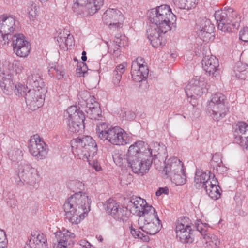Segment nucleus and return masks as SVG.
I'll list each match as a JSON object with an SVG mask.
<instances>
[{
  "label": "nucleus",
  "mask_w": 248,
  "mask_h": 248,
  "mask_svg": "<svg viewBox=\"0 0 248 248\" xmlns=\"http://www.w3.org/2000/svg\"><path fill=\"white\" fill-rule=\"evenodd\" d=\"M73 8L85 15L95 14L103 5L104 0H74Z\"/></svg>",
  "instance_id": "4468645a"
},
{
  "label": "nucleus",
  "mask_w": 248,
  "mask_h": 248,
  "mask_svg": "<svg viewBox=\"0 0 248 248\" xmlns=\"http://www.w3.org/2000/svg\"><path fill=\"white\" fill-rule=\"evenodd\" d=\"M96 131L98 137L102 140H104L107 136L109 128H108V124L106 122H100L96 124Z\"/></svg>",
  "instance_id": "f704fd0d"
},
{
  "label": "nucleus",
  "mask_w": 248,
  "mask_h": 248,
  "mask_svg": "<svg viewBox=\"0 0 248 248\" xmlns=\"http://www.w3.org/2000/svg\"><path fill=\"white\" fill-rule=\"evenodd\" d=\"M196 29L198 36L203 41H207L215 29L209 19H203L199 24H197Z\"/></svg>",
  "instance_id": "a211bd4d"
},
{
  "label": "nucleus",
  "mask_w": 248,
  "mask_h": 248,
  "mask_svg": "<svg viewBox=\"0 0 248 248\" xmlns=\"http://www.w3.org/2000/svg\"><path fill=\"white\" fill-rule=\"evenodd\" d=\"M103 140H107L115 145H124L129 143L126 133L122 128L115 126L110 127L109 131Z\"/></svg>",
  "instance_id": "dca6fc26"
},
{
  "label": "nucleus",
  "mask_w": 248,
  "mask_h": 248,
  "mask_svg": "<svg viewBox=\"0 0 248 248\" xmlns=\"http://www.w3.org/2000/svg\"><path fill=\"white\" fill-rule=\"evenodd\" d=\"M188 218L183 217L177 221L176 226L177 238L183 243H191L194 241L193 230L191 226L186 222Z\"/></svg>",
  "instance_id": "9b49d317"
},
{
  "label": "nucleus",
  "mask_w": 248,
  "mask_h": 248,
  "mask_svg": "<svg viewBox=\"0 0 248 248\" xmlns=\"http://www.w3.org/2000/svg\"><path fill=\"white\" fill-rule=\"evenodd\" d=\"M204 188L206 190V193L211 199L217 200L220 197V190H221V188L219 186H216L215 184L214 185L211 184V186H205Z\"/></svg>",
  "instance_id": "c85d7f7f"
},
{
  "label": "nucleus",
  "mask_w": 248,
  "mask_h": 248,
  "mask_svg": "<svg viewBox=\"0 0 248 248\" xmlns=\"http://www.w3.org/2000/svg\"><path fill=\"white\" fill-rule=\"evenodd\" d=\"M31 49V47L30 43H26V45L24 46L18 47V48H15L14 51L17 56L20 57H25L29 55Z\"/></svg>",
  "instance_id": "58836bf2"
},
{
  "label": "nucleus",
  "mask_w": 248,
  "mask_h": 248,
  "mask_svg": "<svg viewBox=\"0 0 248 248\" xmlns=\"http://www.w3.org/2000/svg\"><path fill=\"white\" fill-rule=\"evenodd\" d=\"M80 245L83 248H93V246L88 241L82 240L80 242Z\"/></svg>",
  "instance_id": "e2e57ef3"
},
{
  "label": "nucleus",
  "mask_w": 248,
  "mask_h": 248,
  "mask_svg": "<svg viewBox=\"0 0 248 248\" xmlns=\"http://www.w3.org/2000/svg\"><path fill=\"white\" fill-rule=\"evenodd\" d=\"M85 117L84 114H80V118L74 117V119H67L66 123L67 124V129L71 133H77L82 131L84 128V122Z\"/></svg>",
  "instance_id": "5701e85b"
},
{
  "label": "nucleus",
  "mask_w": 248,
  "mask_h": 248,
  "mask_svg": "<svg viewBox=\"0 0 248 248\" xmlns=\"http://www.w3.org/2000/svg\"><path fill=\"white\" fill-rule=\"evenodd\" d=\"M218 24V29L223 32H232L240 26V18L237 12L232 8L218 10L214 14Z\"/></svg>",
  "instance_id": "423d86ee"
},
{
  "label": "nucleus",
  "mask_w": 248,
  "mask_h": 248,
  "mask_svg": "<svg viewBox=\"0 0 248 248\" xmlns=\"http://www.w3.org/2000/svg\"><path fill=\"white\" fill-rule=\"evenodd\" d=\"M165 165L163 171L165 173L164 177L169 178L174 173H178L184 169V166L182 162L177 157H173L169 159L167 162H164Z\"/></svg>",
  "instance_id": "6ab92c4d"
},
{
  "label": "nucleus",
  "mask_w": 248,
  "mask_h": 248,
  "mask_svg": "<svg viewBox=\"0 0 248 248\" xmlns=\"http://www.w3.org/2000/svg\"><path fill=\"white\" fill-rule=\"evenodd\" d=\"M8 155L10 159L13 161L17 160L21 158L23 156L22 151L16 147L15 145L14 147H11L8 149Z\"/></svg>",
  "instance_id": "c9c22d12"
},
{
  "label": "nucleus",
  "mask_w": 248,
  "mask_h": 248,
  "mask_svg": "<svg viewBox=\"0 0 248 248\" xmlns=\"http://www.w3.org/2000/svg\"><path fill=\"white\" fill-rule=\"evenodd\" d=\"M7 243L5 232L2 230H0V248H7Z\"/></svg>",
  "instance_id": "09e8293b"
},
{
  "label": "nucleus",
  "mask_w": 248,
  "mask_h": 248,
  "mask_svg": "<svg viewBox=\"0 0 248 248\" xmlns=\"http://www.w3.org/2000/svg\"><path fill=\"white\" fill-rule=\"evenodd\" d=\"M122 76L118 74V73L116 72V74H113V77L112 78V81L114 85L116 86H120V81L121 80Z\"/></svg>",
  "instance_id": "5fc2aeb1"
},
{
  "label": "nucleus",
  "mask_w": 248,
  "mask_h": 248,
  "mask_svg": "<svg viewBox=\"0 0 248 248\" xmlns=\"http://www.w3.org/2000/svg\"><path fill=\"white\" fill-rule=\"evenodd\" d=\"M239 39L242 41L248 42V27H245L240 31Z\"/></svg>",
  "instance_id": "8fccbe9b"
},
{
  "label": "nucleus",
  "mask_w": 248,
  "mask_h": 248,
  "mask_svg": "<svg viewBox=\"0 0 248 248\" xmlns=\"http://www.w3.org/2000/svg\"><path fill=\"white\" fill-rule=\"evenodd\" d=\"M204 239L210 248H216L219 245L220 241L217 236L213 234H205Z\"/></svg>",
  "instance_id": "e433bc0d"
},
{
  "label": "nucleus",
  "mask_w": 248,
  "mask_h": 248,
  "mask_svg": "<svg viewBox=\"0 0 248 248\" xmlns=\"http://www.w3.org/2000/svg\"><path fill=\"white\" fill-rule=\"evenodd\" d=\"M29 150L31 154L38 159L46 158L48 153V146L38 135L31 137L28 143Z\"/></svg>",
  "instance_id": "ddd939ff"
},
{
  "label": "nucleus",
  "mask_w": 248,
  "mask_h": 248,
  "mask_svg": "<svg viewBox=\"0 0 248 248\" xmlns=\"http://www.w3.org/2000/svg\"><path fill=\"white\" fill-rule=\"evenodd\" d=\"M207 183V185L209 186H211V184H215L216 186H219L218 185V181L217 178H215V176L214 174H213L212 177H210V179H208V181H206Z\"/></svg>",
  "instance_id": "13d9d810"
},
{
  "label": "nucleus",
  "mask_w": 248,
  "mask_h": 248,
  "mask_svg": "<svg viewBox=\"0 0 248 248\" xmlns=\"http://www.w3.org/2000/svg\"><path fill=\"white\" fill-rule=\"evenodd\" d=\"M48 73L50 76L60 79L64 75V71L61 66L55 65L49 67Z\"/></svg>",
  "instance_id": "4c0bfd02"
},
{
  "label": "nucleus",
  "mask_w": 248,
  "mask_h": 248,
  "mask_svg": "<svg viewBox=\"0 0 248 248\" xmlns=\"http://www.w3.org/2000/svg\"><path fill=\"white\" fill-rule=\"evenodd\" d=\"M13 50L21 46L26 45V43H29L25 40V36L22 34H17L13 35L12 38Z\"/></svg>",
  "instance_id": "473e14b6"
},
{
  "label": "nucleus",
  "mask_w": 248,
  "mask_h": 248,
  "mask_svg": "<svg viewBox=\"0 0 248 248\" xmlns=\"http://www.w3.org/2000/svg\"><path fill=\"white\" fill-rule=\"evenodd\" d=\"M131 76L136 82H141L145 80L149 74V70L147 65H138L137 63L132 62L131 70Z\"/></svg>",
  "instance_id": "4be33fe9"
},
{
  "label": "nucleus",
  "mask_w": 248,
  "mask_h": 248,
  "mask_svg": "<svg viewBox=\"0 0 248 248\" xmlns=\"http://www.w3.org/2000/svg\"><path fill=\"white\" fill-rule=\"evenodd\" d=\"M215 169L217 172L219 173L226 172L227 170V167L224 166L222 163L221 164H219L217 167H216Z\"/></svg>",
  "instance_id": "680f3d73"
},
{
  "label": "nucleus",
  "mask_w": 248,
  "mask_h": 248,
  "mask_svg": "<svg viewBox=\"0 0 248 248\" xmlns=\"http://www.w3.org/2000/svg\"><path fill=\"white\" fill-rule=\"evenodd\" d=\"M73 154L80 159L87 161L89 164L95 161L94 158L97 152L95 140L89 136L78 137L71 141Z\"/></svg>",
  "instance_id": "20e7f679"
},
{
  "label": "nucleus",
  "mask_w": 248,
  "mask_h": 248,
  "mask_svg": "<svg viewBox=\"0 0 248 248\" xmlns=\"http://www.w3.org/2000/svg\"><path fill=\"white\" fill-rule=\"evenodd\" d=\"M210 177H212V174L210 172L207 173L202 170L197 169L194 177L196 186L198 188L200 187L204 188L205 186L207 185L206 181L210 179Z\"/></svg>",
  "instance_id": "a878e982"
},
{
  "label": "nucleus",
  "mask_w": 248,
  "mask_h": 248,
  "mask_svg": "<svg viewBox=\"0 0 248 248\" xmlns=\"http://www.w3.org/2000/svg\"><path fill=\"white\" fill-rule=\"evenodd\" d=\"M171 181L175 184L176 185H182L186 183V175L184 169L181 171H178V173H174L171 176H169Z\"/></svg>",
  "instance_id": "2f4dec72"
},
{
  "label": "nucleus",
  "mask_w": 248,
  "mask_h": 248,
  "mask_svg": "<svg viewBox=\"0 0 248 248\" xmlns=\"http://www.w3.org/2000/svg\"><path fill=\"white\" fill-rule=\"evenodd\" d=\"M80 114H84V113L80 111V110L78 109L77 106H71L67 109L64 112V117H65V120H67V119H74L75 116V117L80 118Z\"/></svg>",
  "instance_id": "7c9ffc66"
},
{
  "label": "nucleus",
  "mask_w": 248,
  "mask_h": 248,
  "mask_svg": "<svg viewBox=\"0 0 248 248\" xmlns=\"http://www.w3.org/2000/svg\"><path fill=\"white\" fill-rule=\"evenodd\" d=\"M27 11L29 15L33 18L37 15L38 7L35 4L32 3L28 6Z\"/></svg>",
  "instance_id": "49530a36"
},
{
  "label": "nucleus",
  "mask_w": 248,
  "mask_h": 248,
  "mask_svg": "<svg viewBox=\"0 0 248 248\" xmlns=\"http://www.w3.org/2000/svg\"><path fill=\"white\" fill-rule=\"evenodd\" d=\"M114 43L116 45V46L114 49L113 52L115 53L119 49V47L124 46L126 44V37L122 35L115 36Z\"/></svg>",
  "instance_id": "a19ab883"
},
{
  "label": "nucleus",
  "mask_w": 248,
  "mask_h": 248,
  "mask_svg": "<svg viewBox=\"0 0 248 248\" xmlns=\"http://www.w3.org/2000/svg\"><path fill=\"white\" fill-rule=\"evenodd\" d=\"M82 64H83V67H81L79 69V73H82L83 75V76H84V75L87 73V72L86 71V65L84 63H82Z\"/></svg>",
  "instance_id": "338daca9"
},
{
  "label": "nucleus",
  "mask_w": 248,
  "mask_h": 248,
  "mask_svg": "<svg viewBox=\"0 0 248 248\" xmlns=\"http://www.w3.org/2000/svg\"><path fill=\"white\" fill-rule=\"evenodd\" d=\"M18 176L19 182L31 186L34 185L39 180L37 169L28 163H21L18 167Z\"/></svg>",
  "instance_id": "1a4fd4ad"
},
{
  "label": "nucleus",
  "mask_w": 248,
  "mask_h": 248,
  "mask_svg": "<svg viewBox=\"0 0 248 248\" xmlns=\"http://www.w3.org/2000/svg\"><path fill=\"white\" fill-rule=\"evenodd\" d=\"M247 132L243 135H237L236 134H234L235 140L237 144L241 143L242 141H244V139L248 137V134H247Z\"/></svg>",
  "instance_id": "864d4df0"
},
{
  "label": "nucleus",
  "mask_w": 248,
  "mask_h": 248,
  "mask_svg": "<svg viewBox=\"0 0 248 248\" xmlns=\"http://www.w3.org/2000/svg\"><path fill=\"white\" fill-rule=\"evenodd\" d=\"M161 221L158 216L147 217L144 219V225L139 229H131V233L135 238H140L145 242H148V235H154L161 229Z\"/></svg>",
  "instance_id": "6e6552de"
},
{
  "label": "nucleus",
  "mask_w": 248,
  "mask_h": 248,
  "mask_svg": "<svg viewBox=\"0 0 248 248\" xmlns=\"http://www.w3.org/2000/svg\"><path fill=\"white\" fill-rule=\"evenodd\" d=\"M16 19L8 14L0 16V32L4 33H13L16 30Z\"/></svg>",
  "instance_id": "412c9836"
},
{
  "label": "nucleus",
  "mask_w": 248,
  "mask_h": 248,
  "mask_svg": "<svg viewBox=\"0 0 248 248\" xmlns=\"http://www.w3.org/2000/svg\"><path fill=\"white\" fill-rule=\"evenodd\" d=\"M0 86L4 92H11L14 87L12 75L8 71L0 73Z\"/></svg>",
  "instance_id": "393cba45"
},
{
  "label": "nucleus",
  "mask_w": 248,
  "mask_h": 248,
  "mask_svg": "<svg viewBox=\"0 0 248 248\" xmlns=\"http://www.w3.org/2000/svg\"><path fill=\"white\" fill-rule=\"evenodd\" d=\"M202 68L208 73L209 75H212L216 77L219 67V62L218 59L213 55L205 56L202 61Z\"/></svg>",
  "instance_id": "aec40b11"
},
{
  "label": "nucleus",
  "mask_w": 248,
  "mask_h": 248,
  "mask_svg": "<svg viewBox=\"0 0 248 248\" xmlns=\"http://www.w3.org/2000/svg\"><path fill=\"white\" fill-rule=\"evenodd\" d=\"M105 210L115 220L126 221L128 218V210L115 200L109 199L103 204Z\"/></svg>",
  "instance_id": "f8f14e48"
},
{
  "label": "nucleus",
  "mask_w": 248,
  "mask_h": 248,
  "mask_svg": "<svg viewBox=\"0 0 248 248\" xmlns=\"http://www.w3.org/2000/svg\"><path fill=\"white\" fill-rule=\"evenodd\" d=\"M196 228H197V231L201 233V234L204 237V235L206 234L205 232H206V230L204 228H203L202 225H200L198 224L197 226H196Z\"/></svg>",
  "instance_id": "0e129e2a"
},
{
  "label": "nucleus",
  "mask_w": 248,
  "mask_h": 248,
  "mask_svg": "<svg viewBox=\"0 0 248 248\" xmlns=\"http://www.w3.org/2000/svg\"><path fill=\"white\" fill-rule=\"evenodd\" d=\"M148 19L153 24L147 29V35L154 47L157 48L165 44L162 34L176 27V17L167 5H161L148 12Z\"/></svg>",
  "instance_id": "f03ea898"
},
{
  "label": "nucleus",
  "mask_w": 248,
  "mask_h": 248,
  "mask_svg": "<svg viewBox=\"0 0 248 248\" xmlns=\"http://www.w3.org/2000/svg\"><path fill=\"white\" fill-rule=\"evenodd\" d=\"M126 65L127 64L124 62L117 65L115 68V70L113 71V74H116V72H117L119 75L122 76V75L125 71V68Z\"/></svg>",
  "instance_id": "3c124183"
},
{
  "label": "nucleus",
  "mask_w": 248,
  "mask_h": 248,
  "mask_svg": "<svg viewBox=\"0 0 248 248\" xmlns=\"http://www.w3.org/2000/svg\"><path fill=\"white\" fill-rule=\"evenodd\" d=\"M207 84L202 77L192 79L186 86L185 90L188 97L196 99L207 92Z\"/></svg>",
  "instance_id": "9d476101"
},
{
  "label": "nucleus",
  "mask_w": 248,
  "mask_h": 248,
  "mask_svg": "<svg viewBox=\"0 0 248 248\" xmlns=\"http://www.w3.org/2000/svg\"><path fill=\"white\" fill-rule=\"evenodd\" d=\"M27 82L33 89L28 91L25 100L29 108L31 110H35L43 105L46 89L37 74L29 75Z\"/></svg>",
  "instance_id": "39448f33"
},
{
  "label": "nucleus",
  "mask_w": 248,
  "mask_h": 248,
  "mask_svg": "<svg viewBox=\"0 0 248 248\" xmlns=\"http://www.w3.org/2000/svg\"><path fill=\"white\" fill-rule=\"evenodd\" d=\"M145 202L146 201L140 197L132 198L130 201L129 205L131 207V210L138 215L143 209L142 207Z\"/></svg>",
  "instance_id": "bb28decb"
},
{
  "label": "nucleus",
  "mask_w": 248,
  "mask_h": 248,
  "mask_svg": "<svg viewBox=\"0 0 248 248\" xmlns=\"http://www.w3.org/2000/svg\"><path fill=\"white\" fill-rule=\"evenodd\" d=\"M133 62H135L137 63L138 65L141 66L145 65L143 63H144V59L141 57H138L136 59V60L134 61Z\"/></svg>",
  "instance_id": "69168bd1"
},
{
  "label": "nucleus",
  "mask_w": 248,
  "mask_h": 248,
  "mask_svg": "<svg viewBox=\"0 0 248 248\" xmlns=\"http://www.w3.org/2000/svg\"><path fill=\"white\" fill-rule=\"evenodd\" d=\"M174 4L180 9L190 10L195 8L198 0H173Z\"/></svg>",
  "instance_id": "cd10ccee"
},
{
  "label": "nucleus",
  "mask_w": 248,
  "mask_h": 248,
  "mask_svg": "<svg viewBox=\"0 0 248 248\" xmlns=\"http://www.w3.org/2000/svg\"><path fill=\"white\" fill-rule=\"evenodd\" d=\"M104 23L109 26L110 28L118 29L123 26L124 18L122 12L117 9L109 8L102 16Z\"/></svg>",
  "instance_id": "2eb2a0df"
},
{
  "label": "nucleus",
  "mask_w": 248,
  "mask_h": 248,
  "mask_svg": "<svg viewBox=\"0 0 248 248\" xmlns=\"http://www.w3.org/2000/svg\"><path fill=\"white\" fill-rule=\"evenodd\" d=\"M47 240L43 234H39L36 237L31 239L24 248H48Z\"/></svg>",
  "instance_id": "b1692460"
},
{
  "label": "nucleus",
  "mask_w": 248,
  "mask_h": 248,
  "mask_svg": "<svg viewBox=\"0 0 248 248\" xmlns=\"http://www.w3.org/2000/svg\"><path fill=\"white\" fill-rule=\"evenodd\" d=\"M143 209L141 210L138 215L140 217H144V219H147V217H151L152 216H158L155 210L152 206L147 204V202H145L143 207Z\"/></svg>",
  "instance_id": "c756f323"
},
{
  "label": "nucleus",
  "mask_w": 248,
  "mask_h": 248,
  "mask_svg": "<svg viewBox=\"0 0 248 248\" xmlns=\"http://www.w3.org/2000/svg\"><path fill=\"white\" fill-rule=\"evenodd\" d=\"M222 162L220 155L218 154H216L213 155L210 164L213 168L214 170H215V167H217L219 164H221Z\"/></svg>",
  "instance_id": "de8ad7c7"
},
{
  "label": "nucleus",
  "mask_w": 248,
  "mask_h": 248,
  "mask_svg": "<svg viewBox=\"0 0 248 248\" xmlns=\"http://www.w3.org/2000/svg\"><path fill=\"white\" fill-rule=\"evenodd\" d=\"M96 107L90 109H87L86 112L91 119L95 120H102L103 116L101 115V109L99 104H95Z\"/></svg>",
  "instance_id": "72a5a7b5"
},
{
  "label": "nucleus",
  "mask_w": 248,
  "mask_h": 248,
  "mask_svg": "<svg viewBox=\"0 0 248 248\" xmlns=\"http://www.w3.org/2000/svg\"><path fill=\"white\" fill-rule=\"evenodd\" d=\"M167 157L166 147L163 144L155 142L149 148L143 141H138L130 145L126 154L128 165L133 172L142 175L147 172L153 163L164 162Z\"/></svg>",
  "instance_id": "f257e3e1"
},
{
  "label": "nucleus",
  "mask_w": 248,
  "mask_h": 248,
  "mask_svg": "<svg viewBox=\"0 0 248 248\" xmlns=\"http://www.w3.org/2000/svg\"><path fill=\"white\" fill-rule=\"evenodd\" d=\"M241 146H246V148H248V137L244 139V141H242L241 143H239Z\"/></svg>",
  "instance_id": "774afa93"
},
{
  "label": "nucleus",
  "mask_w": 248,
  "mask_h": 248,
  "mask_svg": "<svg viewBox=\"0 0 248 248\" xmlns=\"http://www.w3.org/2000/svg\"><path fill=\"white\" fill-rule=\"evenodd\" d=\"M169 193V189L168 187H160L156 192V195L157 196H160L162 194L165 193L168 194Z\"/></svg>",
  "instance_id": "052dcab7"
},
{
  "label": "nucleus",
  "mask_w": 248,
  "mask_h": 248,
  "mask_svg": "<svg viewBox=\"0 0 248 248\" xmlns=\"http://www.w3.org/2000/svg\"><path fill=\"white\" fill-rule=\"evenodd\" d=\"M247 132V134H248V125L245 122H240L236 125L234 135L236 134L237 135H242Z\"/></svg>",
  "instance_id": "37998d69"
},
{
  "label": "nucleus",
  "mask_w": 248,
  "mask_h": 248,
  "mask_svg": "<svg viewBox=\"0 0 248 248\" xmlns=\"http://www.w3.org/2000/svg\"><path fill=\"white\" fill-rule=\"evenodd\" d=\"M91 199L86 193L77 192L65 202L63 209L66 218L72 224L79 223L90 210Z\"/></svg>",
  "instance_id": "7ed1b4c3"
},
{
  "label": "nucleus",
  "mask_w": 248,
  "mask_h": 248,
  "mask_svg": "<svg viewBox=\"0 0 248 248\" xmlns=\"http://www.w3.org/2000/svg\"><path fill=\"white\" fill-rule=\"evenodd\" d=\"M236 76L243 80L248 78V68L241 73H236Z\"/></svg>",
  "instance_id": "6e6d98bb"
},
{
  "label": "nucleus",
  "mask_w": 248,
  "mask_h": 248,
  "mask_svg": "<svg viewBox=\"0 0 248 248\" xmlns=\"http://www.w3.org/2000/svg\"><path fill=\"white\" fill-rule=\"evenodd\" d=\"M58 244L57 248H71L73 247L75 237L73 233L69 232L67 230L57 232L55 233Z\"/></svg>",
  "instance_id": "f3484780"
},
{
  "label": "nucleus",
  "mask_w": 248,
  "mask_h": 248,
  "mask_svg": "<svg viewBox=\"0 0 248 248\" xmlns=\"http://www.w3.org/2000/svg\"><path fill=\"white\" fill-rule=\"evenodd\" d=\"M29 89L27 86L26 87L24 85L18 83L15 86V93L19 97H23L25 99L26 94Z\"/></svg>",
  "instance_id": "79ce46f5"
},
{
  "label": "nucleus",
  "mask_w": 248,
  "mask_h": 248,
  "mask_svg": "<svg viewBox=\"0 0 248 248\" xmlns=\"http://www.w3.org/2000/svg\"><path fill=\"white\" fill-rule=\"evenodd\" d=\"M83 95H84L85 97L89 96L88 98L84 100L86 102V106L88 108L87 109H90L96 107V104L95 105V104H99L97 101H96L95 98L93 96H91L90 95L89 93L84 92L79 94V96L81 97Z\"/></svg>",
  "instance_id": "ea45409f"
},
{
  "label": "nucleus",
  "mask_w": 248,
  "mask_h": 248,
  "mask_svg": "<svg viewBox=\"0 0 248 248\" xmlns=\"http://www.w3.org/2000/svg\"><path fill=\"white\" fill-rule=\"evenodd\" d=\"M7 204L11 207L16 204V201H15L14 196L13 194L9 195V200L7 201Z\"/></svg>",
  "instance_id": "bf43d9fd"
},
{
  "label": "nucleus",
  "mask_w": 248,
  "mask_h": 248,
  "mask_svg": "<svg viewBox=\"0 0 248 248\" xmlns=\"http://www.w3.org/2000/svg\"><path fill=\"white\" fill-rule=\"evenodd\" d=\"M73 42V37L72 35L69 32L68 35L66 36L65 40L63 43L66 46H72Z\"/></svg>",
  "instance_id": "4d7b16f0"
},
{
  "label": "nucleus",
  "mask_w": 248,
  "mask_h": 248,
  "mask_svg": "<svg viewBox=\"0 0 248 248\" xmlns=\"http://www.w3.org/2000/svg\"><path fill=\"white\" fill-rule=\"evenodd\" d=\"M230 108L226 97L221 93H216L212 95L208 102L207 110L212 118L217 121L224 118Z\"/></svg>",
  "instance_id": "0eeeda50"
},
{
  "label": "nucleus",
  "mask_w": 248,
  "mask_h": 248,
  "mask_svg": "<svg viewBox=\"0 0 248 248\" xmlns=\"http://www.w3.org/2000/svg\"><path fill=\"white\" fill-rule=\"evenodd\" d=\"M248 68V67L243 64L241 62H238L234 68V71L235 73H241Z\"/></svg>",
  "instance_id": "603ef678"
},
{
  "label": "nucleus",
  "mask_w": 248,
  "mask_h": 248,
  "mask_svg": "<svg viewBox=\"0 0 248 248\" xmlns=\"http://www.w3.org/2000/svg\"><path fill=\"white\" fill-rule=\"evenodd\" d=\"M13 36L11 33H4L0 32V44L3 46L8 44Z\"/></svg>",
  "instance_id": "a18cd8bd"
},
{
  "label": "nucleus",
  "mask_w": 248,
  "mask_h": 248,
  "mask_svg": "<svg viewBox=\"0 0 248 248\" xmlns=\"http://www.w3.org/2000/svg\"><path fill=\"white\" fill-rule=\"evenodd\" d=\"M69 31L67 30H62L58 33L57 36L56 37L57 41L61 46L62 43H63L66 36L68 35Z\"/></svg>",
  "instance_id": "c03bdc74"
}]
</instances>
